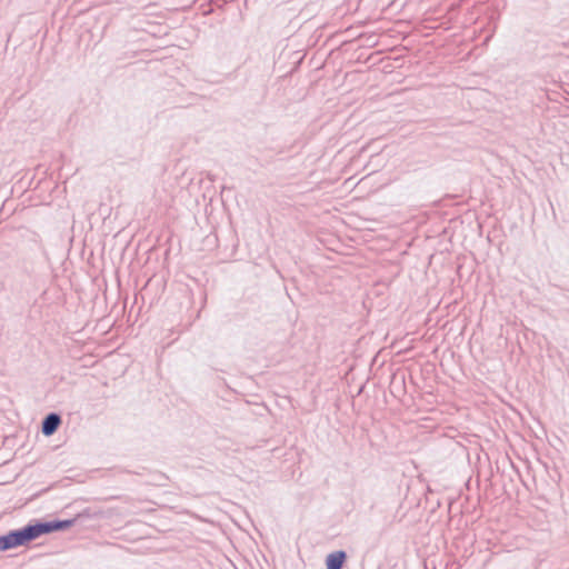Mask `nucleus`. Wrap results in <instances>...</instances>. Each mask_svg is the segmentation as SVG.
Returning <instances> with one entry per match:
<instances>
[{"mask_svg":"<svg viewBox=\"0 0 569 569\" xmlns=\"http://www.w3.org/2000/svg\"><path fill=\"white\" fill-rule=\"evenodd\" d=\"M26 545L27 541L22 528L0 536V551H7Z\"/></svg>","mask_w":569,"mask_h":569,"instance_id":"f03ea898","label":"nucleus"},{"mask_svg":"<svg viewBox=\"0 0 569 569\" xmlns=\"http://www.w3.org/2000/svg\"><path fill=\"white\" fill-rule=\"evenodd\" d=\"M347 561L345 550H337L326 557V569H342Z\"/></svg>","mask_w":569,"mask_h":569,"instance_id":"20e7f679","label":"nucleus"},{"mask_svg":"<svg viewBox=\"0 0 569 569\" xmlns=\"http://www.w3.org/2000/svg\"><path fill=\"white\" fill-rule=\"evenodd\" d=\"M77 521V518L72 519H54L49 521H34L22 527L27 545L42 535H49L57 531H63L72 527Z\"/></svg>","mask_w":569,"mask_h":569,"instance_id":"f257e3e1","label":"nucleus"},{"mask_svg":"<svg viewBox=\"0 0 569 569\" xmlns=\"http://www.w3.org/2000/svg\"><path fill=\"white\" fill-rule=\"evenodd\" d=\"M62 422L61 416L57 412L48 413L41 422V432L49 437L52 436Z\"/></svg>","mask_w":569,"mask_h":569,"instance_id":"7ed1b4c3","label":"nucleus"}]
</instances>
